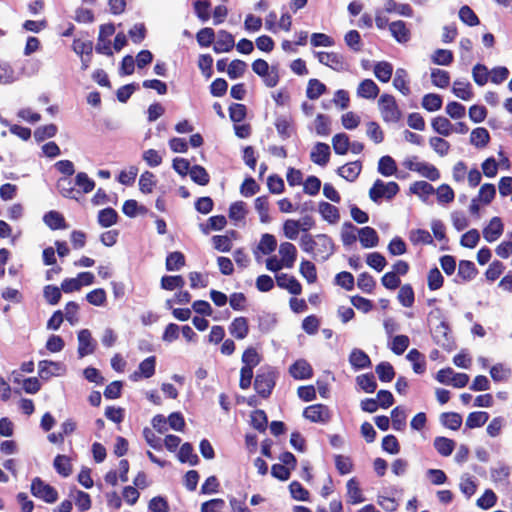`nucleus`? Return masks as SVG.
<instances>
[{
  "label": "nucleus",
  "instance_id": "f257e3e1",
  "mask_svg": "<svg viewBox=\"0 0 512 512\" xmlns=\"http://www.w3.org/2000/svg\"><path fill=\"white\" fill-rule=\"evenodd\" d=\"M301 249L312 255L315 260H327L334 252V243L326 234L313 237L309 233L302 234L299 243Z\"/></svg>",
  "mask_w": 512,
  "mask_h": 512
},
{
  "label": "nucleus",
  "instance_id": "f03ea898",
  "mask_svg": "<svg viewBox=\"0 0 512 512\" xmlns=\"http://www.w3.org/2000/svg\"><path fill=\"white\" fill-rule=\"evenodd\" d=\"M279 373L271 366L261 367L254 379V389L263 399H267L273 392Z\"/></svg>",
  "mask_w": 512,
  "mask_h": 512
},
{
  "label": "nucleus",
  "instance_id": "7ed1b4c3",
  "mask_svg": "<svg viewBox=\"0 0 512 512\" xmlns=\"http://www.w3.org/2000/svg\"><path fill=\"white\" fill-rule=\"evenodd\" d=\"M381 117L386 123H397L402 118V112L393 95L384 93L378 100Z\"/></svg>",
  "mask_w": 512,
  "mask_h": 512
},
{
  "label": "nucleus",
  "instance_id": "20e7f679",
  "mask_svg": "<svg viewBox=\"0 0 512 512\" xmlns=\"http://www.w3.org/2000/svg\"><path fill=\"white\" fill-rule=\"evenodd\" d=\"M252 70L255 74L263 78L264 84L273 88L277 86L280 80L278 69L276 66H269L268 62L264 59H256L252 63Z\"/></svg>",
  "mask_w": 512,
  "mask_h": 512
},
{
  "label": "nucleus",
  "instance_id": "39448f33",
  "mask_svg": "<svg viewBox=\"0 0 512 512\" xmlns=\"http://www.w3.org/2000/svg\"><path fill=\"white\" fill-rule=\"evenodd\" d=\"M31 494L42 501L52 504L58 500L57 490L50 484L43 481L40 477H35L31 481Z\"/></svg>",
  "mask_w": 512,
  "mask_h": 512
},
{
  "label": "nucleus",
  "instance_id": "423d86ee",
  "mask_svg": "<svg viewBox=\"0 0 512 512\" xmlns=\"http://www.w3.org/2000/svg\"><path fill=\"white\" fill-rule=\"evenodd\" d=\"M303 416L313 423H327L332 415L327 405L313 404L304 409Z\"/></svg>",
  "mask_w": 512,
  "mask_h": 512
},
{
  "label": "nucleus",
  "instance_id": "0eeeda50",
  "mask_svg": "<svg viewBox=\"0 0 512 512\" xmlns=\"http://www.w3.org/2000/svg\"><path fill=\"white\" fill-rule=\"evenodd\" d=\"M316 56L321 64L328 66L335 71L340 72L348 68V64L344 56L340 53L321 51L317 52Z\"/></svg>",
  "mask_w": 512,
  "mask_h": 512
},
{
  "label": "nucleus",
  "instance_id": "6e6552de",
  "mask_svg": "<svg viewBox=\"0 0 512 512\" xmlns=\"http://www.w3.org/2000/svg\"><path fill=\"white\" fill-rule=\"evenodd\" d=\"M96 342L92 338L91 332L88 329H82L78 332V355L83 358L87 355L94 353Z\"/></svg>",
  "mask_w": 512,
  "mask_h": 512
},
{
  "label": "nucleus",
  "instance_id": "1a4fd4ad",
  "mask_svg": "<svg viewBox=\"0 0 512 512\" xmlns=\"http://www.w3.org/2000/svg\"><path fill=\"white\" fill-rule=\"evenodd\" d=\"M64 370L65 368L60 362L41 360L38 363V374L44 380H48L52 376H58Z\"/></svg>",
  "mask_w": 512,
  "mask_h": 512
},
{
  "label": "nucleus",
  "instance_id": "9d476101",
  "mask_svg": "<svg viewBox=\"0 0 512 512\" xmlns=\"http://www.w3.org/2000/svg\"><path fill=\"white\" fill-rule=\"evenodd\" d=\"M276 283L281 289L287 290L293 295H300L302 293L301 283L291 275L281 273L276 275Z\"/></svg>",
  "mask_w": 512,
  "mask_h": 512
},
{
  "label": "nucleus",
  "instance_id": "9b49d317",
  "mask_svg": "<svg viewBox=\"0 0 512 512\" xmlns=\"http://www.w3.org/2000/svg\"><path fill=\"white\" fill-rule=\"evenodd\" d=\"M503 231L504 225L501 218L495 216L490 220L489 224L486 227H484L482 233L484 239L487 242L492 243L503 234Z\"/></svg>",
  "mask_w": 512,
  "mask_h": 512
},
{
  "label": "nucleus",
  "instance_id": "f8f14e48",
  "mask_svg": "<svg viewBox=\"0 0 512 512\" xmlns=\"http://www.w3.org/2000/svg\"><path fill=\"white\" fill-rule=\"evenodd\" d=\"M289 373L294 379L305 380L313 376V368L306 360L299 359L289 367Z\"/></svg>",
  "mask_w": 512,
  "mask_h": 512
},
{
  "label": "nucleus",
  "instance_id": "ddd939ff",
  "mask_svg": "<svg viewBox=\"0 0 512 512\" xmlns=\"http://www.w3.org/2000/svg\"><path fill=\"white\" fill-rule=\"evenodd\" d=\"M156 367V357L149 356L140 362L138 371H134V373L130 376L133 381H137L141 378H150L155 374Z\"/></svg>",
  "mask_w": 512,
  "mask_h": 512
},
{
  "label": "nucleus",
  "instance_id": "4468645a",
  "mask_svg": "<svg viewBox=\"0 0 512 512\" xmlns=\"http://www.w3.org/2000/svg\"><path fill=\"white\" fill-rule=\"evenodd\" d=\"M331 155L330 147L326 143L318 142L310 153V159L319 166H325L329 162Z\"/></svg>",
  "mask_w": 512,
  "mask_h": 512
},
{
  "label": "nucleus",
  "instance_id": "2eb2a0df",
  "mask_svg": "<svg viewBox=\"0 0 512 512\" xmlns=\"http://www.w3.org/2000/svg\"><path fill=\"white\" fill-rule=\"evenodd\" d=\"M235 46L234 36L226 31H218L217 40L214 43L213 50L216 53H223L231 51Z\"/></svg>",
  "mask_w": 512,
  "mask_h": 512
},
{
  "label": "nucleus",
  "instance_id": "dca6fc26",
  "mask_svg": "<svg viewBox=\"0 0 512 512\" xmlns=\"http://www.w3.org/2000/svg\"><path fill=\"white\" fill-rule=\"evenodd\" d=\"M362 171V162L356 160L353 162L346 163L345 165L338 168L337 173L340 177L344 178L349 182H354Z\"/></svg>",
  "mask_w": 512,
  "mask_h": 512
},
{
  "label": "nucleus",
  "instance_id": "f3484780",
  "mask_svg": "<svg viewBox=\"0 0 512 512\" xmlns=\"http://www.w3.org/2000/svg\"><path fill=\"white\" fill-rule=\"evenodd\" d=\"M229 333L236 339L242 340L249 334V324L246 317L240 316L233 319L229 325Z\"/></svg>",
  "mask_w": 512,
  "mask_h": 512
},
{
  "label": "nucleus",
  "instance_id": "a211bd4d",
  "mask_svg": "<svg viewBox=\"0 0 512 512\" xmlns=\"http://www.w3.org/2000/svg\"><path fill=\"white\" fill-rule=\"evenodd\" d=\"M389 30L395 40L399 43H407L411 38V32L406 23L402 20L391 22L389 24Z\"/></svg>",
  "mask_w": 512,
  "mask_h": 512
},
{
  "label": "nucleus",
  "instance_id": "6ab92c4d",
  "mask_svg": "<svg viewBox=\"0 0 512 512\" xmlns=\"http://www.w3.org/2000/svg\"><path fill=\"white\" fill-rule=\"evenodd\" d=\"M358 234L360 243L364 248H372L377 246L379 243V236L377 231L370 226H365L359 229Z\"/></svg>",
  "mask_w": 512,
  "mask_h": 512
},
{
  "label": "nucleus",
  "instance_id": "aec40b11",
  "mask_svg": "<svg viewBox=\"0 0 512 512\" xmlns=\"http://www.w3.org/2000/svg\"><path fill=\"white\" fill-rule=\"evenodd\" d=\"M279 253L284 267L292 268L297 257V249L295 245L291 242H283L280 244Z\"/></svg>",
  "mask_w": 512,
  "mask_h": 512
},
{
  "label": "nucleus",
  "instance_id": "412c9836",
  "mask_svg": "<svg viewBox=\"0 0 512 512\" xmlns=\"http://www.w3.org/2000/svg\"><path fill=\"white\" fill-rule=\"evenodd\" d=\"M393 86L404 96H409L411 94L408 73L404 68H398L396 70L393 79Z\"/></svg>",
  "mask_w": 512,
  "mask_h": 512
},
{
  "label": "nucleus",
  "instance_id": "4be33fe9",
  "mask_svg": "<svg viewBox=\"0 0 512 512\" xmlns=\"http://www.w3.org/2000/svg\"><path fill=\"white\" fill-rule=\"evenodd\" d=\"M380 92L377 84L371 79H364L360 82L357 88V94L359 97L365 99H375Z\"/></svg>",
  "mask_w": 512,
  "mask_h": 512
},
{
  "label": "nucleus",
  "instance_id": "5701e85b",
  "mask_svg": "<svg viewBox=\"0 0 512 512\" xmlns=\"http://www.w3.org/2000/svg\"><path fill=\"white\" fill-rule=\"evenodd\" d=\"M349 362L357 370L368 368L372 364L367 353L358 348H354L351 351L349 355Z\"/></svg>",
  "mask_w": 512,
  "mask_h": 512
},
{
  "label": "nucleus",
  "instance_id": "b1692460",
  "mask_svg": "<svg viewBox=\"0 0 512 512\" xmlns=\"http://www.w3.org/2000/svg\"><path fill=\"white\" fill-rule=\"evenodd\" d=\"M347 502L355 505L365 501V497L362 494V490L359 487V483L355 478H351L347 481Z\"/></svg>",
  "mask_w": 512,
  "mask_h": 512
},
{
  "label": "nucleus",
  "instance_id": "393cba45",
  "mask_svg": "<svg viewBox=\"0 0 512 512\" xmlns=\"http://www.w3.org/2000/svg\"><path fill=\"white\" fill-rule=\"evenodd\" d=\"M477 274L478 269L476 268L474 262L470 260H460L457 276L460 277L463 282L473 280Z\"/></svg>",
  "mask_w": 512,
  "mask_h": 512
},
{
  "label": "nucleus",
  "instance_id": "a878e982",
  "mask_svg": "<svg viewBox=\"0 0 512 512\" xmlns=\"http://www.w3.org/2000/svg\"><path fill=\"white\" fill-rule=\"evenodd\" d=\"M43 220L52 230L65 229L67 227L64 216L58 211L51 210L47 212L44 215Z\"/></svg>",
  "mask_w": 512,
  "mask_h": 512
},
{
  "label": "nucleus",
  "instance_id": "bb28decb",
  "mask_svg": "<svg viewBox=\"0 0 512 512\" xmlns=\"http://www.w3.org/2000/svg\"><path fill=\"white\" fill-rule=\"evenodd\" d=\"M406 358L412 363L413 371L416 374H423L426 371L425 356L417 349H411Z\"/></svg>",
  "mask_w": 512,
  "mask_h": 512
},
{
  "label": "nucleus",
  "instance_id": "cd10ccee",
  "mask_svg": "<svg viewBox=\"0 0 512 512\" xmlns=\"http://www.w3.org/2000/svg\"><path fill=\"white\" fill-rule=\"evenodd\" d=\"M178 460L181 463H189L192 466H195L199 463V457L194 453V449L191 443L186 442L182 444L178 452Z\"/></svg>",
  "mask_w": 512,
  "mask_h": 512
},
{
  "label": "nucleus",
  "instance_id": "c85d7f7f",
  "mask_svg": "<svg viewBox=\"0 0 512 512\" xmlns=\"http://www.w3.org/2000/svg\"><path fill=\"white\" fill-rule=\"evenodd\" d=\"M432 129L439 135L449 136L453 132V124L444 116H437L431 121Z\"/></svg>",
  "mask_w": 512,
  "mask_h": 512
},
{
  "label": "nucleus",
  "instance_id": "c756f323",
  "mask_svg": "<svg viewBox=\"0 0 512 512\" xmlns=\"http://www.w3.org/2000/svg\"><path fill=\"white\" fill-rule=\"evenodd\" d=\"M319 213L324 220L331 224L338 222L340 219L338 208L325 201L319 203Z\"/></svg>",
  "mask_w": 512,
  "mask_h": 512
},
{
  "label": "nucleus",
  "instance_id": "7c9ffc66",
  "mask_svg": "<svg viewBox=\"0 0 512 512\" xmlns=\"http://www.w3.org/2000/svg\"><path fill=\"white\" fill-rule=\"evenodd\" d=\"M327 92V87L324 83L316 78L308 81L306 88V96L310 100H316Z\"/></svg>",
  "mask_w": 512,
  "mask_h": 512
},
{
  "label": "nucleus",
  "instance_id": "2f4dec72",
  "mask_svg": "<svg viewBox=\"0 0 512 512\" xmlns=\"http://www.w3.org/2000/svg\"><path fill=\"white\" fill-rule=\"evenodd\" d=\"M98 223L103 228L113 226L118 221V213L111 207L104 208L98 212Z\"/></svg>",
  "mask_w": 512,
  "mask_h": 512
},
{
  "label": "nucleus",
  "instance_id": "473e14b6",
  "mask_svg": "<svg viewBox=\"0 0 512 512\" xmlns=\"http://www.w3.org/2000/svg\"><path fill=\"white\" fill-rule=\"evenodd\" d=\"M186 264L185 255L180 251H174L167 255L165 267L167 271H178Z\"/></svg>",
  "mask_w": 512,
  "mask_h": 512
},
{
  "label": "nucleus",
  "instance_id": "72a5a7b5",
  "mask_svg": "<svg viewBox=\"0 0 512 512\" xmlns=\"http://www.w3.org/2000/svg\"><path fill=\"white\" fill-rule=\"evenodd\" d=\"M452 92L456 97L464 101H468L474 96L471 84L460 80L454 81Z\"/></svg>",
  "mask_w": 512,
  "mask_h": 512
},
{
  "label": "nucleus",
  "instance_id": "f704fd0d",
  "mask_svg": "<svg viewBox=\"0 0 512 512\" xmlns=\"http://www.w3.org/2000/svg\"><path fill=\"white\" fill-rule=\"evenodd\" d=\"M470 141L477 148H484L490 141L489 131L484 127L473 129L470 135Z\"/></svg>",
  "mask_w": 512,
  "mask_h": 512
},
{
  "label": "nucleus",
  "instance_id": "c9c22d12",
  "mask_svg": "<svg viewBox=\"0 0 512 512\" xmlns=\"http://www.w3.org/2000/svg\"><path fill=\"white\" fill-rule=\"evenodd\" d=\"M375 77L382 83L390 81L393 74V66L387 61H381L374 66Z\"/></svg>",
  "mask_w": 512,
  "mask_h": 512
},
{
  "label": "nucleus",
  "instance_id": "e433bc0d",
  "mask_svg": "<svg viewBox=\"0 0 512 512\" xmlns=\"http://www.w3.org/2000/svg\"><path fill=\"white\" fill-rule=\"evenodd\" d=\"M434 448L441 456L448 457L455 448V442L447 437L438 436L434 439Z\"/></svg>",
  "mask_w": 512,
  "mask_h": 512
},
{
  "label": "nucleus",
  "instance_id": "4c0bfd02",
  "mask_svg": "<svg viewBox=\"0 0 512 512\" xmlns=\"http://www.w3.org/2000/svg\"><path fill=\"white\" fill-rule=\"evenodd\" d=\"M255 209L259 214L262 223H269L271 217L269 215V198L266 195L259 196L254 201Z\"/></svg>",
  "mask_w": 512,
  "mask_h": 512
},
{
  "label": "nucleus",
  "instance_id": "58836bf2",
  "mask_svg": "<svg viewBox=\"0 0 512 512\" xmlns=\"http://www.w3.org/2000/svg\"><path fill=\"white\" fill-rule=\"evenodd\" d=\"M397 299L403 307L410 308L415 302V293L410 284L400 286Z\"/></svg>",
  "mask_w": 512,
  "mask_h": 512
},
{
  "label": "nucleus",
  "instance_id": "ea45409f",
  "mask_svg": "<svg viewBox=\"0 0 512 512\" xmlns=\"http://www.w3.org/2000/svg\"><path fill=\"white\" fill-rule=\"evenodd\" d=\"M421 105L426 111L435 112L441 109L443 105V99L439 94L428 93L423 96Z\"/></svg>",
  "mask_w": 512,
  "mask_h": 512
},
{
  "label": "nucleus",
  "instance_id": "a19ab883",
  "mask_svg": "<svg viewBox=\"0 0 512 512\" xmlns=\"http://www.w3.org/2000/svg\"><path fill=\"white\" fill-rule=\"evenodd\" d=\"M189 175L191 180L200 186H206L210 182L209 173L201 165H193L190 169Z\"/></svg>",
  "mask_w": 512,
  "mask_h": 512
},
{
  "label": "nucleus",
  "instance_id": "79ce46f5",
  "mask_svg": "<svg viewBox=\"0 0 512 512\" xmlns=\"http://www.w3.org/2000/svg\"><path fill=\"white\" fill-rule=\"evenodd\" d=\"M441 423L448 429L458 430L462 425V416L457 412H444L440 415Z\"/></svg>",
  "mask_w": 512,
  "mask_h": 512
},
{
  "label": "nucleus",
  "instance_id": "37998d69",
  "mask_svg": "<svg viewBox=\"0 0 512 512\" xmlns=\"http://www.w3.org/2000/svg\"><path fill=\"white\" fill-rule=\"evenodd\" d=\"M332 146L334 149V152L338 155H345L347 154L349 147H350V140L347 134L345 133H338L333 136L332 138Z\"/></svg>",
  "mask_w": 512,
  "mask_h": 512
},
{
  "label": "nucleus",
  "instance_id": "c03bdc74",
  "mask_svg": "<svg viewBox=\"0 0 512 512\" xmlns=\"http://www.w3.org/2000/svg\"><path fill=\"white\" fill-rule=\"evenodd\" d=\"M396 171H397V165H396L395 160L391 156L385 155L379 159L378 172L381 175H383L385 177L392 176L393 174L396 173Z\"/></svg>",
  "mask_w": 512,
  "mask_h": 512
},
{
  "label": "nucleus",
  "instance_id": "a18cd8bd",
  "mask_svg": "<svg viewBox=\"0 0 512 512\" xmlns=\"http://www.w3.org/2000/svg\"><path fill=\"white\" fill-rule=\"evenodd\" d=\"M57 473L63 477H68L72 473V464L70 458L65 455H57L53 462Z\"/></svg>",
  "mask_w": 512,
  "mask_h": 512
},
{
  "label": "nucleus",
  "instance_id": "49530a36",
  "mask_svg": "<svg viewBox=\"0 0 512 512\" xmlns=\"http://www.w3.org/2000/svg\"><path fill=\"white\" fill-rule=\"evenodd\" d=\"M161 288L168 291H173L176 288H183L185 280L181 275H165L161 278Z\"/></svg>",
  "mask_w": 512,
  "mask_h": 512
},
{
  "label": "nucleus",
  "instance_id": "de8ad7c7",
  "mask_svg": "<svg viewBox=\"0 0 512 512\" xmlns=\"http://www.w3.org/2000/svg\"><path fill=\"white\" fill-rule=\"evenodd\" d=\"M251 425L257 431L263 433L268 426V417L264 410L257 409L251 413Z\"/></svg>",
  "mask_w": 512,
  "mask_h": 512
},
{
  "label": "nucleus",
  "instance_id": "09e8293b",
  "mask_svg": "<svg viewBox=\"0 0 512 512\" xmlns=\"http://www.w3.org/2000/svg\"><path fill=\"white\" fill-rule=\"evenodd\" d=\"M489 419V414L485 411L471 412L466 419L465 425L469 429L483 426Z\"/></svg>",
  "mask_w": 512,
  "mask_h": 512
},
{
  "label": "nucleus",
  "instance_id": "8fccbe9b",
  "mask_svg": "<svg viewBox=\"0 0 512 512\" xmlns=\"http://www.w3.org/2000/svg\"><path fill=\"white\" fill-rule=\"evenodd\" d=\"M432 84L439 88H447L450 84V74L446 70L434 68L431 70Z\"/></svg>",
  "mask_w": 512,
  "mask_h": 512
},
{
  "label": "nucleus",
  "instance_id": "3c124183",
  "mask_svg": "<svg viewBox=\"0 0 512 512\" xmlns=\"http://www.w3.org/2000/svg\"><path fill=\"white\" fill-rule=\"evenodd\" d=\"M375 372L381 382H391L395 377V370L392 364L386 361L379 363L375 368Z\"/></svg>",
  "mask_w": 512,
  "mask_h": 512
},
{
  "label": "nucleus",
  "instance_id": "603ef678",
  "mask_svg": "<svg viewBox=\"0 0 512 512\" xmlns=\"http://www.w3.org/2000/svg\"><path fill=\"white\" fill-rule=\"evenodd\" d=\"M409 240L413 245L424 244L429 245L433 243V238L429 231L425 229L411 230L409 233Z\"/></svg>",
  "mask_w": 512,
  "mask_h": 512
},
{
  "label": "nucleus",
  "instance_id": "864d4df0",
  "mask_svg": "<svg viewBox=\"0 0 512 512\" xmlns=\"http://www.w3.org/2000/svg\"><path fill=\"white\" fill-rule=\"evenodd\" d=\"M275 127H276V130H277L279 136L283 140L291 137L292 131H293L291 119H289L287 117H283V116L278 117L275 120Z\"/></svg>",
  "mask_w": 512,
  "mask_h": 512
},
{
  "label": "nucleus",
  "instance_id": "5fc2aeb1",
  "mask_svg": "<svg viewBox=\"0 0 512 512\" xmlns=\"http://www.w3.org/2000/svg\"><path fill=\"white\" fill-rule=\"evenodd\" d=\"M385 10L388 13L397 12L398 14L406 17H412L414 13L409 4H398L395 0H388L385 4Z\"/></svg>",
  "mask_w": 512,
  "mask_h": 512
},
{
  "label": "nucleus",
  "instance_id": "6e6d98bb",
  "mask_svg": "<svg viewBox=\"0 0 512 512\" xmlns=\"http://www.w3.org/2000/svg\"><path fill=\"white\" fill-rule=\"evenodd\" d=\"M300 274L308 283H314L317 280V270L314 263L308 260H302L299 267Z\"/></svg>",
  "mask_w": 512,
  "mask_h": 512
},
{
  "label": "nucleus",
  "instance_id": "4d7b16f0",
  "mask_svg": "<svg viewBox=\"0 0 512 512\" xmlns=\"http://www.w3.org/2000/svg\"><path fill=\"white\" fill-rule=\"evenodd\" d=\"M58 128L55 124H47L36 128L34 138L37 142H43L45 139L52 138L57 134Z\"/></svg>",
  "mask_w": 512,
  "mask_h": 512
},
{
  "label": "nucleus",
  "instance_id": "13d9d810",
  "mask_svg": "<svg viewBox=\"0 0 512 512\" xmlns=\"http://www.w3.org/2000/svg\"><path fill=\"white\" fill-rule=\"evenodd\" d=\"M357 384L366 393H373L377 388L375 377L372 373L362 374L356 377Z\"/></svg>",
  "mask_w": 512,
  "mask_h": 512
},
{
  "label": "nucleus",
  "instance_id": "bf43d9fd",
  "mask_svg": "<svg viewBox=\"0 0 512 512\" xmlns=\"http://www.w3.org/2000/svg\"><path fill=\"white\" fill-rule=\"evenodd\" d=\"M357 286L364 293H372L376 286V281L368 272H362L357 279Z\"/></svg>",
  "mask_w": 512,
  "mask_h": 512
},
{
  "label": "nucleus",
  "instance_id": "052dcab7",
  "mask_svg": "<svg viewBox=\"0 0 512 512\" xmlns=\"http://www.w3.org/2000/svg\"><path fill=\"white\" fill-rule=\"evenodd\" d=\"M243 367L254 368L261 362V357L254 347H248L242 354Z\"/></svg>",
  "mask_w": 512,
  "mask_h": 512
},
{
  "label": "nucleus",
  "instance_id": "680f3d73",
  "mask_svg": "<svg viewBox=\"0 0 512 512\" xmlns=\"http://www.w3.org/2000/svg\"><path fill=\"white\" fill-rule=\"evenodd\" d=\"M488 68L481 63H477L472 69V77L474 82L479 86H484L489 80Z\"/></svg>",
  "mask_w": 512,
  "mask_h": 512
},
{
  "label": "nucleus",
  "instance_id": "e2e57ef3",
  "mask_svg": "<svg viewBox=\"0 0 512 512\" xmlns=\"http://www.w3.org/2000/svg\"><path fill=\"white\" fill-rule=\"evenodd\" d=\"M427 284L428 288L431 291H435L440 289L444 284V277L437 267H434L429 270L427 275Z\"/></svg>",
  "mask_w": 512,
  "mask_h": 512
},
{
  "label": "nucleus",
  "instance_id": "0e129e2a",
  "mask_svg": "<svg viewBox=\"0 0 512 512\" xmlns=\"http://www.w3.org/2000/svg\"><path fill=\"white\" fill-rule=\"evenodd\" d=\"M196 16L203 22L210 18L211 3L208 0H196L193 3Z\"/></svg>",
  "mask_w": 512,
  "mask_h": 512
},
{
  "label": "nucleus",
  "instance_id": "69168bd1",
  "mask_svg": "<svg viewBox=\"0 0 512 512\" xmlns=\"http://www.w3.org/2000/svg\"><path fill=\"white\" fill-rule=\"evenodd\" d=\"M460 20L468 26H476L480 23V20L476 13L468 6L464 5L459 10Z\"/></svg>",
  "mask_w": 512,
  "mask_h": 512
},
{
  "label": "nucleus",
  "instance_id": "338daca9",
  "mask_svg": "<svg viewBox=\"0 0 512 512\" xmlns=\"http://www.w3.org/2000/svg\"><path fill=\"white\" fill-rule=\"evenodd\" d=\"M156 185L155 176L152 172L145 171L139 178V188L144 194H149L153 191Z\"/></svg>",
  "mask_w": 512,
  "mask_h": 512
},
{
  "label": "nucleus",
  "instance_id": "774afa93",
  "mask_svg": "<svg viewBox=\"0 0 512 512\" xmlns=\"http://www.w3.org/2000/svg\"><path fill=\"white\" fill-rule=\"evenodd\" d=\"M357 228L350 222H346L343 225L341 232V240L344 246H350L357 240L356 236Z\"/></svg>",
  "mask_w": 512,
  "mask_h": 512
}]
</instances>
